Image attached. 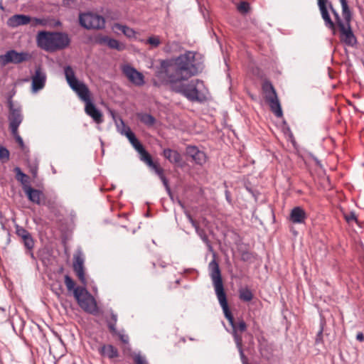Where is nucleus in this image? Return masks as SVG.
<instances>
[{
	"instance_id": "f704fd0d",
	"label": "nucleus",
	"mask_w": 364,
	"mask_h": 364,
	"mask_svg": "<svg viewBox=\"0 0 364 364\" xmlns=\"http://www.w3.org/2000/svg\"><path fill=\"white\" fill-rule=\"evenodd\" d=\"M9 159V150L4 146H0V161L2 163H5V162L8 161Z\"/></svg>"
},
{
	"instance_id": "7ed1b4c3",
	"label": "nucleus",
	"mask_w": 364,
	"mask_h": 364,
	"mask_svg": "<svg viewBox=\"0 0 364 364\" xmlns=\"http://www.w3.org/2000/svg\"><path fill=\"white\" fill-rule=\"evenodd\" d=\"M125 136L135 150L139 153V159L146 164V166L159 177L166 188V191L168 195L171 196V188L168 186V181L164 176V169L160 167L159 164L153 161L151 156L145 150L143 145L136 139L135 134L132 132V130H127V132H125Z\"/></svg>"
},
{
	"instance_id": "f257e3e1",
	"label": "nucleus",
	"mask_w": 364,
	"mask_h": 364,
	"mask_svg": "<svg viewBox=\"0 0 364 364\" xmlns=\"http://www.w3.org/2000/svg\"><path fill=\"white\" fill-rule=\"evenodd\" d=\"M203 68L200 53L186 51L176 58L161 60L156 76L163 83L181 82L202 72Z\"/></svg>"
},
{
	"instance_id": "8fccbe9b",
	"label": "nucleus",
	"mask_w": 364,
	"mask_h": 364,
	"mask_svg": "<svg viewBox=\"0 0 364 364\" xmlns=\"http://www.w3.org/2000/svg\"><path fill=\"white\" fill-rule=\"evenodd\" d=\"M189 222L191 223L192 226L194 227L195 230H196V227H199L197 224V223L193 219V218L191 217V215L186 213Z\"/></svg>"
},
{
	"instance_id": "4d7b16f0",
	"label": "nucleus",
	"mask_w": 364,
	"mask_h": 364,
	"mask_svg": "<svg viewBox=\"0 0 364 364\" xmlns=\"http://www.w3.org/2000/svg\"><path fill=\"white\" fill-rule=\"evenodd\" d=\"M55 172H56L54 168H53V173H55Z\"/></svg>"
},
{
	"instance_id": "f3484780",
	"label": "nucleus",
	"mask_w": 364,
	"mask_h": 364,
	"mask_svg": "<svg viewBox=\"0 0 364 364\" xmlns=\"http://www.w3.org/2000/svg\"><path fill=\"white\" fill-rule=\"evenodd\" d=\"M15 228L16 235L21 237L25 247L29 252H31L34 247V240L31 233L23 227L19 226L18 225H16Z\"/></svg>"
},
{
	"instance_id": "4c0bfd02",
	"label": "nucleus",
	"mask_w": 364,
	"mask_h": 364,
	"mask_svg": "<svg viewBox=\"0 0 364 364\" xmlns=\"http://www.w3.org/2000/svg\"><path fill=\"white\" fill-rule=\"evenodd\" d=\"M134 364H148L146 358L140 353H135L133 355Z\"/></svg>"
},
{
	"instance_id": "72a5a7b5",
	"label": "nucleus",
	"mask_w": 364,
	"mask_h": 364,
	"mask_svg": "<svg viewBox=\"0 0 364 364\" xmlns=\"http://www.w3.org/2000/svg\"><path fill=\"white\" fill-rule=\"evenodd\" d=\"M235 344H236V346H237V348L238 349V351H239V353H240V359H241V361H242V364H247V358L245 355L243 350H242V342H240V338H237Z\"/></svg>"
},
{
	"instance_id": "a19ab883",
	"label": "nucleus",
	"mask_w": 364,
	"mask_h": 364,
	"mask_svg": "<svg viewBox=\"0 0 364 364\" xmlns=\"http://www.w3.org/2000/svg\"><path fill=\"white\" fill-rule=\"evenodd\" d=\"M109 38L107 36L99 35L96 37L95 41L100 45H107Z\"/></svg>"
},
{
	"instance_id": "0eeeda50",
	"label": "nucleus",
	"mask_w": 364,
	"mask_h": 364,
	"mask_svg": "<svg viewBox=\"0 0 364 364\" xmlns=\"http://www.w3.org/2000/svg\"><path fill=\"white\" fill-rule=\"evenodd\" d=\"M169 85L171 90L177 93L182 94L188 100L192 102H203L205 99L202 89L204 84L202 80H192L188 83L181 82L165 83Z\"/></svg>"
},
{
	"instance_id": "f03ea898",
	"label": "nucleus",
	"mask_w": 364,
	"mask_h": 364,
	"mask_svg": "<svg viewBox=\"0 0 364 364\" xmlns=\"http://www.w3.org/2000/svg\"><path fill=\"white\" fill-rule=\"evenodd\" d=\"M125 136L135 150L139 153V159L146 164V166L159 177L166 188V191L168 195L171 196V188L168 186V181L164 176V169L160 167L159 164L153 161L151 156L145 150L143 145L136 139L135 134L132 132V130H127V132H125Z\"/></svg>"
},
{
	"instance_id": "c85d7f7f",
	"label": "nucleus",
	"mask_w": 364,
	"mask_h": 364,
	"mask_svg": "<svg viewBox=\"0 0 364 364\" xmlns=\"http://www.w3.org/2000/svg\"><path fill=\"white\" fill-rule=\"evenodd\" d=\"M144 43L149 45L150 49L156 48L161 44L159 36L152 35L146 40L143 41Z\"/></svg>"
},
{
	"instance_id": "6e6d98bb",
	"label": "nucleus",
	"mask_w": 364,
	"mask_h": 364,
	"mask_svg": "<svg viewBox=\"0 0 364 364\" xmlns=\"http://www.w3.org/2000/svg\"><path fill=\"white\" fill-rule=\"evenodd\" d=\"M32 173L33 175H36L37 173V168L35 167L34 168L32 169Z\"/></svg>"
},
{
	"instance_id": "6e6552de",
	"label": "nucleus",
	"mask_w": 364,
	"mask_h": 364,
	"mask_svg": "<svg viewBox=\"0 0 364 364\" xmlns=\"http://www.w3.org/2000/svg\"><path fill=\"white\" fill-rule=\"evenodd\" d=\"M64 73L69 86L77 95L80 100L85 104L92 101L89 88L84 82L79 81L75 77V72L70 65L64 68Z\"/></svg>"
},
{
	"instance_id": "9b49d317",
	"label": "nucleus",
	"mask_w": 364,
	"mask_h": 364,
	"mask_svg": "<svg viewBox=\"0 0 364 364\" xmlns=\"http://www.w3.org/2000/svg\"><path fill=\"white\" fill-rule=\"evenodd\" d=\"M79 23L87 30H100L105 28V20L101 15L93 12H86L80 14Z\"/></svg>"
},
{
	"instance_id": "09e8293b",
	"label": "nucleus",
	"mask_w": 364,
	"mask_h": 364,
	"mask_svg": "<svg viewBox=\"0 0 364 364\" xmlns=\"http://www.w3.org/2000/svg\"><path fill=\"white\" fill-rule=\"evenodd\" d=\"M189 222L191 223L192 226L194 227L195 230H196V227H199L197 224V223L193 219V218L191 217V215L186 213Z\"/></svg>"
},
{
	"instance_id": "1a4fd4ad",
	"label": "nucleus",
	"mask_w": 364,
	"mask_h": 364,
	"mask_svg": "<svg viewBox=\"0 0 364 364\" xmlns=\"http://www.w3.org/2000/svg\"><path fill=\"white\" fill-rule=\"evenodd\" d=\"M342 6V13L346 21L344 23H340L338 28L340 30V38L346 45L353 46L356 43V38L351 30L350 21L351 14L348 6L347 0H340Z\"/></svg>"
},
{
	"instance_id": "f8f14e48",
	"label": "nucleus",
	"mask_w": 364,
	"mask_h": 364,
	"mask_svg": "<svg viewBox=\"0 0 364 364\" xmlns=\"http://www.w3.org/2000/svg\"><path fill=\"white\" fill-rule=\"evenodd\" d=\"M262 89L265 92L266 101L268 102L272 112L277 117H281L282 110L274 87L271 83L266 82L263 84Z\"/></svg>"
},
{
	"instance_id": "2eb2a0df",
	"label": "nucleus",
	"mask_w": 364,
	"mask_h": 364,
	"mask_svg": "<svg viewBox=\"0 0 364 364\" xmlns=\"http://www.w3.org/2000/svg\"><path fill=\"white\" fill-rule=\"evenodd\" d=\"M31 80L32 91L33 92H37L45 87L46 82V74L41 67H38L36 68L35 73L33 75Z\"/></svg>"
},
{
	"instance_id": "20e7f679",
	"label": "nucleus",
	"mask_w": 364,
	"mask_h": 364,
	"mask_svg": "<svg viewBox=\"0 0 364 364\" xmlns=\"http://www.w3.org/2000/svg\"><path fill=\"white\" fill-rule=\"evenodd\" d=\"M125 136L135 150L139 153V159L146 164V166L159 177L166 188V191L168 195L171 196V188L168 186V181L164 176V169L160 167L159 164L153 161L151 156L145 150L143 145L136 139L135 134L132 132V130H127V132H125Z\"/></svg>"
},
{
	"instance_id": "7c9ffc66",
	"label": "nucleus",
	"mask_w": 364,
	"mask_h": 364,
	"mask_svg": "<svg viewBox=\"0 0 364 364\" xmlns=\"http://www.w3.org/2000/svg\"><path fill=\"white\" fill-rule=\"evenodd\" d=\"M239 296L242 301H250L253 298V294L248 288H242L239 291Z\"/></svg>"
},
{
	"instance_id": "a878e982",
	"label": "nucleus",
	"mask_w": 364,
	"mask_h": 364,
	"mask_svg": "<svg viewBox=\"0 0 364 364\" xmlns=\"http://www.w3.org/2000/svg\"><path fill=\"white\" fill-rule=\"evenodd\" d=\"M100 353L105 357L110 359L118 356V350L112 345H103L99 348Z\"/></svg>"
},
{
	"instance_id": "5701e85b",
	"label": "nucleus",
	"mask_w": 364,
	"mask_h": 364,
	"mask_svg": "<svg viewBox=\"0 0 364 364\" xmlns=\"http://www.w3.org/2000/svg\"><path fill=\"white\" fill-rule=\"evenodd\" d=\"M31 21V18L29 16L24 14H15L9 18L8 25L12 28H15L19 26L26 25Z\"/></svg>"
},
{
	"instance_id": "c03bdc74",
	"label": "nucleus",
	"mask_w": 364,
	"mask_h": 364,
	"mask_svg": "<svg viewBox=\"0 0 364 364\" xmlns=\"http://www.w3.org/2000/svg\"><path fill=\"white\" fill-rule=\"evenodd\" d=\"M13 136L15 137L16 141L18 142L20 146L23 147L24 143L23 141V139L20 136V135L18 133V130H16V132H11Z\"/></svg>"
},
{
	"instance_id": "6ab92c4d",
	"label": "nucleus",
	"mask_w": 364,
	"mask_h": 364,
	"mask_svg": "<svg viewBox=\"0 0 364 364\" xmlns=\"http://www.w3.org/2000/svg\"><path fill=\"white\" fill-rule=\"evenodd\" d=\"M228 321L232 327V334L235 342H236L237 338H240V342H242V336L239 333H242L246 331L247 325L245 322L242 319L235 321L232 314L231 319L228 320Z\"/></svg>"
},
{
	"instance_id": "39448f33",
	"label": "nucleus",
	"mask_w": 364,
	"mask_h": 364,
	"mask_svg": "<svg viewBox=\"0 0 364 364\" xmlns=\"http://www.w3.org/2000/svg\"><path fill=\"white\" fill-rule=\"evenodd\" d=\"M36 41L41 48L48 52L63 50L68 47L70 42L67 33L44 31L38 32Z\"/></svg>"
},
{
	"instance_id": "dca6fc26",
	"label": "nucleus",
	"mask_w": 364,
	"mask_h": 364,
	"mask_svg": "<svg viewBox=\"0 0 364 364\" xmlns=\"http://www.w3.org/2000/svg\"><path fill=\"white\" fill-rule=\"evenodd\" d=\"M123 73L133 84L140 86L144 85V75L130 65H125L122 69Z\"/></svg>"
},
{
	"instance_id": "ea45409f",
	"label": "nucleus",
	"mask_w": 364,
	"mask_h": 364,
	"mask_svg": "<svg viewBox=\"0 0 364 364\" xmlns=\"http://www.w3.org/2000/svg\"><path fill=\"white\" fill-rule=\"evenodd\" d=\"M327 4H328L330 9L331 10L332 13L333 14V15L335 16L336 24L338 26V25H340V23H343V20L339 16V14H338V12L333 9L331 3L328 1Z\"/></svg>"
},
{
	"instance_id": "de8ad7c7",
	"label": "nucleus",
	"mask_w": 364,
	"mask_h": 364,
	"mask_svg": "<svg viewBox=\"0 0 364 364\" xmlns=\"http://www.w3.org/2000/svg\"><path fill=\"white\" fill-rule=\"evenodd\" d=\"M117 335L119 336L120 340L124 343H128L129 341V337L127 335H125V334H123V333H121L119 332H117V333H116Z\"/></svg>"
},
{
	"instance_id": "423d86ee",
	"label": "nucleus",
	"mask_w": 364,
	"mask_h": 364,
	"mask_svg": "<svg viewBox=\"0 0 364 364\" xmlns=\"http://www.w3.org/2000/svg\"><path fill=\"white\" fill-rule=\"evenodd\" d=\"M210 277L214 286L215 294L219 304L223 309L224 315L228 320L231 319V312L230 311L226 294L224 290L222 276L218 263L213 259L208 264Z\"/></svg>"
},
{
	"instance_id": "b1692460",
	"label": "nucleus",
	"mask_w": 364,
	"mask_h": 364,
	"mask_svg": "<svg viewBox=\"0 0 364 364\" xmlns=\"http://www.w3.org/2000/svg\"><path fill=\"white\" fill-rule=\"evenodd\" d=\"M306 218V214L301 207L294 208L290 213V220L293 223H303Z\"/></svg>"
},
{
	"instance_id": "cd10ccee",
	"label": "nucleus",
	"mask_w": 364,
	"mask_h": 364,
	"mask_svg": "<svg viewBox=\"0 0 364 364\" xmlns=\"http://www.w3.org/2000/svg\"><path fill=\"white\" fill-rule=\"evenodd\" d=\"M113 28L122 31L127 38H134L136 35V32L133 28L125 25L117 23L114 24Z\"/></svg>"
},
{
	"instance_id": "ddd939ff",
	"label": "nucleus",
	"mask_w": 364,
	"mask_h": 364,
	"mask_svg": "<svg viewBox=\"0 0 364 364\" xmlns=\"http://www.w3.org/2000/svg\"><path fill=\"white\" fill-rule=\"evenodd\" d=\"M7 104L9 109L8 119L9 121V128L11 132H16L19 125L23 121V114L21 113V107L15 104L11 97H9L7 100Z\"/></svg>"
},
{
	"instance_id": "864d4df0",
	"label": "nucleus",
	"mask_w": 364,
	"mask_h": 364,
	"mask_svg": "<svg viewBox=\"0 0 364 364\" xmlns=\"http://www.w3.org/2000/svg\"><path fill=\"white\" fill-rule=\"evenodd\" d=\"M110 312H111L110 315H111V318H112L111 321L117 323V315L116 314H114L112 310H111Z\"/></svg>"
},
{
	"instance_id": "473e14b6",
	"label": "nucleus",
	"mask_w": 364,
	"mask_h": 364,
	"mask_svg": "<svg viewBox=\"0 0 364 364\" xmlns=\"http://www.w3.org/2000/svg\"><path fill=\"white\" fill-rule=\"evenodd\" d=\"M107 46L110 48L116 49L119 51L123 50L125 48V46L117 40L111 38H109Z\"/></svg>"
},
{
	"instance_id": "2f4dec72",
	"label": "nucleus",
	"mask_w": 364,
	"mask_h": 364,
	"mask_svg": "<svg viewBox=\"0 0 364 364\" xmlns=\"http://www.w3.org/2000/svg\"><path fill=\"white\" fill-rule=\"evenodd\" d=\"M196 233L200 237V239L203 240V242L206 245L208 250L210 251L213 250V247L208 238V236L206 235L205 230L203 229H200L199 227H196Z\"/></svg>"
},
{
	"instance_id": "58836bf2",
	"label": "nucleus",
	"mask_w": 364,
	"mask_h": 364,
	"mask_svg": "<svg viewBox=\"0 0 364 364\" xmlns=\"http://www.w3.org/2000/svg\"><path fill=\"white\" fill-rule=\"evenodd\" d=\"M117 128L118 132L122 135H125V132H127V130H131L129 127L126 126L123 120L120 121V124H117Z\"/></svg>"
},
{
	"instance_id": "e433bc0d",
	"label": "nucleus",
	"mask_w": 364,
	"mask_h": 364,
	"mask_svg": "<svg viewBox=\"0 0 364 364\" xmlns=\"http://www.w3.org/2000/svg\"><path fill=\"white\" fill-rule=\"evenodd\" d=\"M237 10L242 14H247L250 9V4L246 1H241L237 4Z\"/></svg>"
},
{
	"instance_id": "37998d69",
	"label": "nucleus",
	"mask_w": 364,
	"mask_h": 364,
	"mask_svg": "<svg viewBox=\"0 0 364 364\" xmlns=\"http://www.w3.org/2000/svg\"><path fill=\"white\" fill-rule=\"evenodd\" d=\"M14 171L16 173V178L18 181L23 182V178H27V176L21 171L20 168L16 167Z\"/></svg>"
},
{
	"instance_id": "5fc2aeb1",
	"label": "nucleus",
	"mask_w": 364,
	"mask_h": 364,
	"mask_svg": "<svg viewBox=\"0 0 364 364\" xmlns=\"http://www.w3.org/2000/svg\"><path fill=\"white\" fill-rule=\"evenodd\" d=\"M322 333H323V329L321 328V329L318 332L317 337H316V343H318V342L321 339Z\"/></svg>"
},
{
	"instance_id": "79ce46f5",
	"label": "nucleus",
	"mask_w": 364,
	"mask_h": 364,
	"mask_svg": "<svg viewBox=\"0 0 364 364\" xmlns=\"http://www.w3.org/2000/svg\"><path fill=\"white\" fill-rule=\"evenodd\" d=\"M345 219L349 223L353 221H357L356 215L354 212H350L348 213L345 214Z\"/></svg>"
},
{
	"instance_id": "bf43d9fd",
	"label": "nucleus",
	"mask_w": 364,
	"mask_h": 364,
	"mask_svg": "<svg viewBox=\"0 0 364 364\" xmlns=\"http://www.w3.org/2000/svg\"><path fill=\"white\" fill-rule=\"evenodd\" d=\"M323 1H328V0H323Z\"/></svg>"
},
{
	"instance_id": "bb28decb",
	"label": "nucleus",
	"mask_w": 364,
	"mask_h": 364,
	"mask_svg": "<svg viewBox=\"0 0 364 364\" xmlns=\"http://www.w3.org/2000/svg\"><path fill=\"white\" fill-rule=\"evenodd\" d=\"M25 193H26L28 199L37 204L40 203L41 192L38 190L34 189L30 186L25 188Z\"/></svg>"
},
{
	"instance_id": "13d9d810",
	"label": "nucleus",
	"mask_w": 364,
	"mask_h": 364,
	"mask_svg": "<svg viewBox=\"0 0 364 364\" xmlns=\"http://www.w3.org/2000/svg\"><path fill=\"white\" fill-rule=\"evenodd\" d=\"M30 255L32 257H33V254L32 252H30Z\"/></svg>"
},
{
	"instance_id": "a18cd8bd",
	"label": "nucleus",
	"mask_w": 364,
	"mask_h": 364,
	"mask_svg": "<svg viewBox=\"0 0 364 364\" xmlns=\"http://www.w3.org/2000/svg\"><path fill=\"white\" fill-rule=\"evenodd\" d=\"M116 323H117L112 322V321H109L108 323H107V326H108V328H109V331L112 333H114V334L117 333V328H116Z\"/></svg>"
},
{
	"instance_id": "4468645a",
	"label": "nucleus",
	"mask_w": 364,
	"mask_h": 364,
	"mask_svg": "<svg viewBox=\"0 0 364 364\" xmlns=\"http://www.w3.org/2000/svg\"><path fill=\"white\" fill-rule=\"evenodd\" d=\"M30 58L31 55L28 53L9 50L4 55H0V64L4 66L9 63L18 64L27 61Z\"/></svg>"
},
{
	"instance_id": "9d476101",
	"label": "nucleus",
	"mask_w": 364,
	"mask_h": 364,
	"mask_svg": "<svg viewBox=\"0 0 364 364\" xmlns=\"http://www.w3.org/2000/svg\"><path fill=\"white\" fill-rule=\"evenodd\" d=\"M74 297L83 311L92 315L98 314L96 300L85 287H77L74 289Z\"/></svg>"
},
{
	"instance_id": "aec40b11",
	"label": "nucleus",
	"mask_w": 364,
	"mask_h": 364,
	"mask_svg": "<svg viewBox=\"0 0 364 364\" xmlns=\"http://www.w3.org/2000/svg\"><path fill=\"white\" fill-rule=\"evenodd\" d=\"M327 3L328 1H323V0H319L318 1V6L319 8V10L321 11V14L322 16V18L324 21L325 26L331 29L333 31V33H336V26L335 23L332 21L328 9H327Z\"/></svg>"
},
{
	"instance_id": "603ef678",
	"label": "nucleus",
	"mask_w": 364,
	"mask_h": 364,
	"mask_svg": "<svg viewBox=\"0 0 364 364\" xmlns=\"http://www.w3.org/2000/svg\"><path fill=\"white\" fill-rule=\"evenodd\" d=\"M356 339L360 341V342H363L364 341V335L362 332H359L357 333L356 335Z\"/></svg>"
},
{
	"instance_id": "49530a36",
	"label": "nucleus",
	"mask_w": 364,
	"mask_h": 364,
	"mask_svg": "<svg viewBox=\"0 0 364 364\" xmlns=\"http://www.w3.org/2000/svg\"><path fill=\"white\" fill-rule=\"evenodd\" d=\"M31 25L33 26H36L38 25H44L45 23H44V21L43 19H41V18H34L33 20L31 19Z\"/></svg>"
},
{
	"instance_id": "393cba45",
	"label": "nucleus",
	"mask_w": 364,
	"mask_h": 364,
	"mask_svg": "<svg viewBox=\"0 0 364 364\" xmlns=\"http://www.w3.org/2000/svg\"><path fill=\"white\" fill-rule=\"evenodd\" d=\"M162 154L171 164H178L182 161V157L179 152L171 149H164Z\"/></svg>"
},
{
	"instance_id": "412c9836",
	"label": "nucleus",
	"mask_w": 364,
	"mask_h": 364,
	"mask_svg": "<svg viewBox=\"0 0 364 364\" xmlns=\"http://www.w3.org/2000/svg\"><path fill=\"white\" fill-rule=\"evenodd\" d=\"M74 259L73 269L81 283L85 286L87 281L84 271V259L81 255H75Z\"/></svg>"
},
{
	"instance_id": "c756f323",
	"label": "nucleus",
	"mask_w": 364,
	"mask_h": 364,
	"mask_svg": "<svg viewBox=\"0 0 364 364\" xmlns=\"http://www.w3.org/2000/svg\"><path fill=\"white\" fill-rule=\"evenodd\" d=\"M140 121L147 126H152L155 123V118L147 113H141L138 115Z\"/></svg>"
},
{
	"instance_id": "c9c22d12",
	"label": "nucleus",
	"mask_w": 364,
	"mask_h": 364,
	"mask_svg": "<svg viewBox=\"0 0 364 364\" xmlns=\"http://www.w3.org/2000/svg\"><path fill=\"white\" fill-rule=\"evenodd\" d=\"M65 284L68 291H73L74 292V289L76 288L75 287V284L70 276H65Z\"/></svg>"
},
{
	"instance_id": "3c124183",
	"label": "nucleus",
	"mask_w": 364,
	"mask_h": 364,
	"mask_svg": "<svg viewBox=\"0 0 364 364\" xmlns=\"http://www.w3.org/2000/svg\"><path fill=\"white\" fill-rule=\"evenodd\" d=\"M176 44L175 42L172 43L171 44L168 43L164 48V51L166 53H171L172 50V45Z\"/></svg>"
},
{
	"instance_id": "a211bd4d",
	"label": "nucleus",
	"mask_w": 364,
	"mask_h": 364,
	"mask_svg": "<svg viewBox=\"0 0 364 364\" xmlns=\"http://www.w3.org/2000/svg\"><path fill=\"white\" fill-rule=\"evenodd\" d=\"M186 154L192 159V160L198 165H203L206 161V155L198 149L196 146H188L186 147Z\"/></svg>"
},
{
	"instance_id": "4be33fe9",
	"label": "nucleus",
	"mask_w": 364,
	"mask_h": 364,
	"mask_svg": "<svg viewBox=\"0 0 364 364\" xmlns=\"http://www.w3.org/2000/svg\"><path fill=\"white\" fill-rule=\"evenodd\" d=\"M85 112L97 124H100L103 122V115L102 112L95 107L92 101L85 104Z\"/></svg>"
}]
</instances>
